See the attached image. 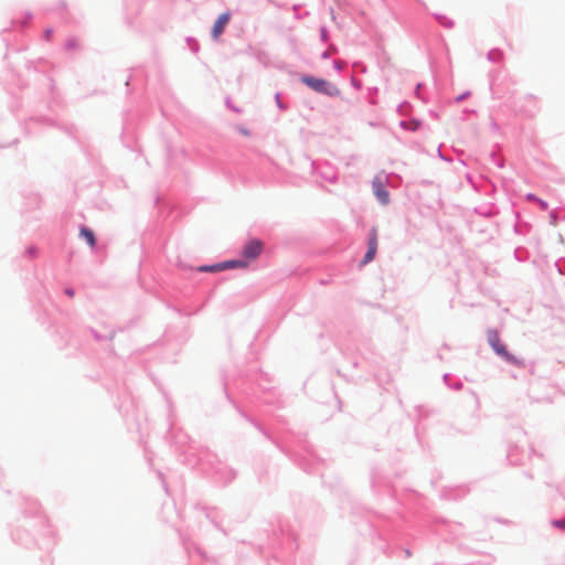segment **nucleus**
Returning a JSON list of instances; mask_svg holds the SVG:
<instances>
[{
	"instance_id": "1",
	"label": "nucleus",
	"mask_w": 565,
	"mask_h": 565,
	"mask_svg": "<svg viewBox=\"0 0 565 565\" xmlns=\"http://www.w3.org/2000/svg\"><path fill=\"white\" fill-rule=\"evenodd\" d=\"M223 391L226 399L232 404L238 415L255 427L268 441H270L280 452L290 458L300 469L307 473H321L320 467L323 461L318 457L312 446L306 440L299 438L297 446L282 441L275 437L256 418L250 416L239 404L231 396L227 388V382L223 379Z\"/></svg>"
},
{
	"instance_id": "2",
	"label": "nucleus",
	"mask_w": 565,
	"mask_h": 565,
	"mask_svg": "<svg viewBox=\"0 0 565 565\" xmlns=\"http://www.w3.org/2000/svg\"><path fill=\"white\" fill-rule=\"evenodd\" d=\"M25 505L30 510L23 511L21 524L11 532L12 540L25 547L38 545L42 550H50L54 545L53 531L44 515L40 504L34 499H25Z\"/></svg>"
},
{
	"instance_id": "3",
	"label": "nucleus",
	"mask_w": 565,
	"mask_h": 565,
	"mask_svg": "<svg viewBox=\"0 0 565 565\" xmlns=\"http://www.w3.org/2000/svg\"><path fill=\"white\" fill-rule=\"evenodd\" d=\"M191 447L184 455V465L191 468H200L201 471L209 477L216 486L226 487L232 483L236 477L237 471L221 461L217 455L211 452L209 449H201L199 454L192 451Z\"/></svg>"
},
{
	"instance_id": "4",
	"label": "nucleus",
	"mask_w": 565,
	"mask_h": 565,
	"mask_svg": "<svg viewBox=\"0 0 565 565\" xmlns=\"http://www.w3.org/2000/svg\"><path fill=\"white\" fill-rule=\"evenodd\" d=\"M487 342L494 354L501 358L504 362L519 367L524 365V361L522 359L516 358L508 350L507 345L501 341L497 329L490 328L487 330Z\"/></svg>"
},
{
	"instance_id": "5",
	"label": "nucleus",
	"mask_w": 565,
	"mask_h": 565,
	"mask_svg": "<svg viewBox=\"0 0 565 565\" xmlns=\"http://www.w3.org/2000/svg\"><path fill=\"white\" fill-rule=\"evenodd\" d=\"M299 81L320 95L328 97H339L341 95V90L333 83L323 77L303 73L300 74Z\"/></svg>"
},
{
	"instance_id": "6",
	"label": "nucleus",
	"mask_w": 565,
	"mask_h": 565,
	"mask_svg": "<svg viewBox=\"0 0 565 565\" xmlns=\"http://www.w3.org/2000/svg\"><path fill=\"white\" fill-rule=\"evenodd\" d=\"M168 437L169 439L171 440V443L178 448L180 449V456H181V461L184 463V455L186 451L190 450L191 447H193L194 449L192 451H195L196 454L200 452V450L202 448H199L194 445V443H192L190 440V437L188 436L186 433H184L181 428H177L175 425H174V422L173 419H170L169 418V431H168Z\"/></svg>"
},
{
	"instance_id": "7",
	"label": "nucleus",
	"mask_w": 565,
	"mask_h": 565,
	"mask_svg": "<svg viewBox=\"0 0 565 565\" xmlns=\"http://www.w3.org/2000/svg\"><path fill=\"white\" fill-rule=\"evenodd\" d=\"M278 530L280 532L281 537H277L275 533V537L273 539V545H278L285 547L288 552H294L298 548V544L296 542V536L294 531L286 524L284 521H278Z\"/></svg>"
},
{
	"instance_id": "8",
	"label": "nucleus",
	"mask_w": 565,
	"mask_h": 565,
	"mask_svg": "<svg viewBox=\"0 0 565 565\" xmlns=\"http://www.w3.org/2000/svg\"><path fill=\"white\" fill-rule=\"evenodd\" d=\"M382 174H383V172L380 174H376L373 178V180L371 182V186H372V191H373L375 199L379 201L380 204L385 206V205H388L391 202V195L386 188V183H387L388 178L394 174L393 173L385 174L384 178Z\"/></svg>"
},
{
	"instance_id": "9",
	"label": "nucleus",
	"mask_w": 565,
	"mask_h": 565,
	"mask_svg": "<svg viewBox=\"0 0 565 565\" xmlns=\"http://www.w3.org/2000/svg\"><path fill=\"white\" fill-rule=\"evenodd\" d=\"M264 252V243L260 238H248L242 246L239 256L247 262V265L257 259Z\"/></svg>"
},
{
	"instance_id": "10",
	"label": "nucleus",
	"mask_w": 565,
	"mask_h": 565,
	"mask_svg": "<svg viewBox=\"0 0 565 565\" xmlns=\"http://www.w3.org/2000/svg\"><path fill=\"white\" fill-rule=\"evenodd\" d=\"M371 488L375 493L384 491L390 495L391 500H395L394 491L391 489V486L388 484V481L386 480L382 471L379 470L377 468L372 469Z\"/></svg>"
},
{
	"instance_id": "11",
	"label": "nucleus",
	"mask_w": 565,
	"mask_h": 565,
	"mask_svg": "<svg viewBox=\"0 0 565 565\" xmlns=\"http://www.w3.org/2000/svg\"><path fill=\"white\" fill-rule=\"evenodd\" d=\"M377 253V228L372 226L367 233L366 238V252L363 258L360 260L359 267H364L370 264Z\"/></svg>"
},
{
	"instance_id": "12",
	"label": "nucleus",
	"mask_w": 565,
	"mask_h": 565,
	"mask_svg": "<svg viewBox=\"0 0 565 565\" xmlns=\"http://www.w3.org/2000/svg\"><path fill=\"white\" fill-rule=\"evenodd\" d=\"M231 19L230 12L221 13L214 21L211 29V38L217 40L223 33Z\"/></svg>"
},
{
	"instance_id": "13",
	"label": "nucleus",
	"mask_w": 565,
	"mask_h": 565,
	"mask_svg": "<svg viewBox=\"0 0 565 565\" xmlns=\"http://www.w3.org/2000/svg\"><path fill=\"white\" fill-rule=\"evenodd\" d=\"M473 213L481 217H484V218H492V217L499 215L500 210L495 205L494 202H489V203H483L479 206H476L473 209Z\"/></svg>"
},
{
	"instance_id": "14",
	"label": "nucleus",
	"mask_w": 565,
	"mask_h": 565,
	"mask_svg": "<svg viewBox=\"0 0 565 565\" xmlns=\"http://www.w3.org/2000/svg\"><path fill=\"white\" fill-rule=\"evenodd\" d=\"M469 489L465 486H458L455 488H445L441 491V497L447 500H459L467 495Z\"/></svg>"
},
{
	"instance_id": "15",
	"label": "nucleus",
	"mask_w": 565,
	"mask_h": 565,
	"mask_svg": "<svg viewBox=\"0 0 565 565\" xmlns=\"http://www.w3.org/2000/svg\"><path fill=\"white\" fill-rule=\"evenodd\" d=\"M204 512H205V516L206 519L218 530L221 531L224 535H227V532L226 530L222 526L221 524V518H220V511L216 509V508H207V507H202L201 508Z\"/></svg>"
},
{
	"instance_id": "16",
	"label": "nucleus",
	"mask_w": 565,
	"mask_h": 565,
	"mask_svg": "<svg viewBox=\"0 0 565 565\" xmlns=\"http://www.w3.org/2000/svg\"><path fill=\"white\" fill-rule=\"evenodd\" d=\"M79 237L84 239L90 248H95L97 246V236L90 227L82 225L79 227Z\"/></svg>"
},
{
	"instance_id": "17",
	"label": "nucleus",
	"mask_w": 565,
	"mask_h": 565,
	"mask_svg": "<svg viewBox=\"0 0 565 565\" xmlns=\"http://www.w3.org/2000/svg\"><path fill=\"white\" fill-rule=\"evenodd\" d=\"M312 168L315 171L319 173V175L323 180L328 181L329 183H334L337 181V174L333 171L332 167L326 164L324 167L321 168V170H318L317 163L313 161Z\"/></svg>"
},
{
	"instance_id": "18",
	"label": "nucleus",
	"mask_w": 565,
	"mask_h": 565,
	"mask_svg": "<svg viewBox=\"0 0 565 565\" xmlns=\"http://www.w3.org/2000/svg\"><path fill=\"white\" fill-rule=\"evenodd\" d=\"M372 527L380 540L385 541L391 535L390 530L386 526V520L379 519L376 522H372Z\"/></svg>"
},
{
	"instance_id": "19",
	"label": "nucleus",
	"mask_w": 565,
	"mask_h": 565,
	"mask_svg": "<svg viewBox=\"0 0 565 565\" xmlns=\"http://www.w3.org/2000/svg\"><path fill=\"white\" fill-rule=\"evenodd\" d=\"M222 270L246 268L248 267L247 262L241 256L238 258H231L221 262Z\"/></svg>"
},
{
	"instance_id": "20",
	"label": "nucleus",
	"mask_w": 565,
	"mask_h": 565,
	"mask_svg": "<svg viewBox=\"0 0 565 565\" xmlns=\"http://www.w3.org/2000/svg\"><path fill=\"white\" fill-rule=\"evenodd\" d=\"M398 126L406 131L416 132L423 127V121L417 118L411 120H401Z\"/></svg>"
},
{
	"instance_id": "21",
	"label": "nucleus",
	"mask_w": 565,
	"mask_h": 565,
	"mask_svg": "<svg viewBox=\"0 0 565 565\" xmlns=\"http://www.w3.org/2000/svg\"><path fill=\"white\" fill-rule=\"evenodd\" d=\"M259 387L263 391V393L265 394V396L262 397L263 403H265L267 405H274V406H277V407L280 406L279 399L276 396L275 392H273L269 388L263 386L262 384H259Z\"/></svg>"
},
{
	"instance_id": "22",
	"label": "nucleus",
	"mask_w": 565,
	"mask_h": 565,
	"mask_svg": "<svg viewBox=\"0 0 565 565\" xmlns=\"http://www.w3.org/2000/svg\"><path fill=\"white\" fill-rule=\"evenodd\" d=\"M440 522L447 527V531L449 534L454 537L459 536L461 534L462 524L457 522H449L445 519H439L436 521V523Z\"/></svg>"
},
{
	"instance_id": "23",
	"label": "nucleus",
	"mask_w": 565,
	"mask_h": 565,
	"mask_svg": "<svg viewBox=\"0 0 565 565\" xmlns=\"http://www.w3.org/2000/svg\"><path fill=\"white\" fill-rule=\"evenodd\" d=\"M121 140H122L124 145L131 151H137L139 149L137 140L135 139V137L132 135H129L128 128H126V127L124 128V131L121 135Z\"/></svg>"
},
{
	"instance_id": "24",
	"label": "nucleus",
	"mask_w": 565,
	"mask_h": 565,
	"mask_svg": "<svg viewBox=\"0 0 565 565\" xmlns=\"http://www.w3.org/2000/svg\"><path fill=\"white\" fill-rule=\"evenodd\" d=\"M443 381L449 388L454 391H460L463 387L461 380L452 377V375L449 373L444 374Z\"/></svg>"
},
{
	"instance_id": "25",
	"label": "nucleus",
	"mask_w": 565,
	"mask_h": 565,
	"mask_svg": "<svg viewBox=\"0 0 565 565\" xmlns=\"http://www.w3.org/2000/svg\"><path fill=\"white\" fill-rule=\"evenodd\" d=\"M477 192L482 193L486 196L493 198L497 193V185L489 179H484L482 189H477Z\"/></svg>"
},
{
	"instance_id": "26",
	"label": "nucleus",
	"mask_w": 565,
	"mask_h": 565,
	"mask_svg": "<svg viewBox=\"0 0 565 565\" xmlns=\"http://www.w3.org/2000/svg\"><path fill=\"white\" fill-rule=\"evenodd\" d=\"M89 332L97 342H102L105 340H109V341L114 340L117 331H116V329L110 328L107 334H102L98 331H96L94 328H89Z\"/></svg>"
},
{
	"instance_id": "27",
	"label": "nucleus",
	"mask_w": 565,
	"mask_h": 565,
	"mask_svg": "<svg viewBox=\"0 0 565 565\" xmlns=\"http://www.w3.org/2000/svg\"><path fill=\"white\" fill-rule=\"evenodd\" d=\"M431 15L445 29H452L455 26V21L445 14L434 12Z\"/></svg>"
},
{
	"instance_id": "28",
	"label": "nucleus",
	"mask_w": 565,
	"mask_h": 565,
	"mask_svg": "<svg viewBox=\"0 0 565 565\" xmlns=\"http://www.w3.org/2000/svg\"><path fill=\"white\" fill-rule=\"evenodd\" d=\"M525 200L529 201V202H533V203H536L540 207L541 211H547L548 210V203L539 198L535 193H526L525 194Z\"/></svg>"
},
{
	"instance_id": "29",
	"label": "nucleus",
	"mask_w": 565,
	"mask_h": 565,
	"mask_svg": "<svg viewBox=\"0 0 565 565\" xmlns=\"http://www.w3.org/2000/svg\"><path fill=\"white\" fill-rule=\"evenodd\" d=\"M195 269L199 273H218L222 271V266L221 262H217L213 264L199 265Z\"/></svg>"
},
{
	"instance_id": "30",
	"label": "nucleus",
	"mask_w": 565,
	"mask_h": 565,
	"mask_svg": "<svg viewBox=\"0 0 565 565\" xmlns=\"http://www.w3.org/2000/svg\"><path fill=\"white\" fill-rule=\"evenodd\" d=\"M180 540H181V543H182L184 550L188 553H190L191 547H193L201 556H204V553L201 551V548L199 546H196L192 541H190L189 537H186L182 533H180Z\"/></svg>"
},
{
	"instance_id": "31",
	"label": "nucleus",
	"mask_w": 565,
	"mask_h": 565,
	"mask_svg": "<svg viewBox=\"0 0 565 565\" xmlns=\"http://www.w3.org/2000/svg\"><path fill=\"white\" fill-rule=\"evenodd\" d=\"M532 228V225L529 222L521 221L515 222L513 226V231L515 234H527Z\"/></svg>"
},
{
	"instance_id": "32",
	"label": "nucleus",
	"mask_w": 565,
	"mask_h": 565,
	"mask_svg": "<svg viewBox=\"0 0 565 565\" xmlns=\"http://www.w3.org/2000/svg\"><path fill=\"white\" fill-rule=\"evenodd\" d=\"M487 57L490 62L498 63L503 58V52L500 49H492L488 52Z\"/></svg>"
},
{
	"instance_id": "33",
	"label": "nucleus",
	"mask_w": 565,
	"mask_h": 565,
	"mask_svg": "<svg viewBox=\"0 0 565 565\" xmlns=\"http://www.w3.org/2000/svg\"><path fill=\"white\" fill-rule=\"evenodd\" d=\"M78 47V41L76 38L74 36H71L68 38L65 43H64V49L65 51H73V50H76Z\"/></svg>"
},
{
	"instance_id": "34",
	"label": "nucleus",
	"mask_w": 565,
	"mask_h": 565,
	"mask_svg": "<svg viewBox=\"0 0 565 565\" xmlns=\"http://www.w3.org/2000/svg\"><path fill=\"white\" fill-rule=\"evenodd\" d=\"M275 102L279 110L286 111L289 109V105L281 100V94L279 92L275 94Z\"/></svg>"
},
{
	"instance_id": "35",
	"label": "nucleus",
	"mask_w": 565,
	"mask_h": 565,
	"mask_svg": "<svg viewBox=\"0 0 565 565\" xmlns=\"http://www.w3.org/2000/svg\"><path fill=\"white\" fill-rule=\"evenodd\" d=\"M490 160L500 169L504 168L505 166V160L503 158L498 157L495 152L490 153Z\"/></svg>"
},
{
	"instance_id": "36",
	"label": "nucleus",
	"mask_w": 565,
	"mask_h": 565,
	"mask_svg": "<svg viewBox=\"0 0 565 565\" xmlns=\"http://www.w3.org/2000/svg\"><path fill=\"white\" fill-rule=\"evenodd\" d=\"M186 44L189 46V49L193 52V53H198L199 50H200V44L199 42L196 41V39L192 38V36H188L186 38Z\"/></svg>"
},
{
	"instance_id": "37",
	"label": "nucleus",
	"mask_w": 565,
	"mask_h": 565,
	"mask_svg": "<svg viewBox=\"0 0 565 565\" xmlns=\"http://www.w3.org/2000/svg\"><path fill=\"white\" fill-rule=\"evenodd\" d=\"M319 35H320V41L322 43H328L329 40H330V34H329V30L326 25H321L320 29H319Z\"/></svg>"
},
{
	"instance_id": "38",
	"label": "nucleus",
	"mask_w": 565,
	"mask_h": 565,
	"mask_svg": "<svg viewBox=\"0 0 565 565\" xmlns=\"http://www.w3.org/2000/svg\"><path fill=\"white\" fill-rule=\"evenodd\" d=\"M516 452H518V447L516 446L511 447L508 450L507 458H508V460L510 461L511 465H519L520 463L516 459H514V456L516 455Z\"/></svg>"
},
{
	"instance_id": "39",
	"label": "nucleus",
	"mask_w": 565,
	"mask_h": 565,
	"mask_svg": "<svg viewBox=\"0 0 565 565\" xmlns=\"http://www.w3.org/2000/svg\"><path fill=\"white\" fill-rule=\"evenodd\" d=\"M551 525L561 531H565V516L561 519L551 520Z\"/></svg>"
},
{
	"instance_id": "40",
	"label": "nucleus",
	"mask_w": 565,
	"mask_h": 565,
	"mask_svg": "<svg viewBox=\"0 0 565 565\" xmlns=\"http://www.w3.org/2000/svg\"><path fill=\"white\" fill-rule=\"evenodd\" d=\"M409 108H411V104L408 102H403V103L397 105L396 111L401 116H405L406 115V110L409 109Z\"/></svg>"
},
{
	"instance_id": "41",
	"label": "nucleus",
	"mask_w": 565,
	"mask_h": 565,
	"mask_svg": "<svg viewBox=\"0 0 565 565\" xmlns=\"http://www.w3.org/2000/svg\"><path fill=\"white\" fill-rule=\"evenodd\" d=\"M38 252H39V250H38L36 246L31 245V246H28V247L25 248L24 254H25L28 257H30V258H34V257H36V255H38Z\"/></svg>"
},
{
	"instance_id": "42",
	"label": "nucleus",
	"mask_w": 565,
	"mask_h": 565,
	"mask_svg": "<svg viewBox=\"0 0 565 565\" xmlns=\"http://www.w3.org/2000/svg\"><path fill=\"white\" fill-rule=\"evenodd\" d=\"M225 105H226V107H227L228 109L233 110V111H234V113H236V114H241V113H242V109H241V108H238V107H236V106L233 104V102H232V99H231L230 97H226V98H225Z\"/></svg>"
},
{
	"instance_id": "43",
	"label": "nucleus",
	"mask_w": 565,
	"mask_h": 565,
	"mask_svg": "<svg viewBox=\"0 0 565 565\" xmlns=\"http://www.w3.org/2000/svg\"><path fill=\"white\" fill-rule=\"evenodd\" d=\"M555 266L561 275H565V258L557 259Z\"/></svg>"
},
{
	"instance_id": "44",
	"label": "nucleus",
	"mask_w": 565,
	"mask_h": 565,
	"mask_svg": "<svg viewBox=\"0 0 565 565\" xmlns=\"http://www.w3.org/2000/svg\"><path fill=\"white\" fill-rule=\"evenodd\" d=\"M422 88H424V84L417 83L415 86V96L426 103L427 100L423 97L420 93Z\"/></svg>"
},
{
	"instance_id": "45",
	"label": "nucleus",
	"mask_w": 565,
	"mask_h": 565,
	"mask_svg": "<svg viewBox=\"0 0 565 565\" xmlns=\"http://www.w3.org/2000/svg\"><path fill=\"white\" fill-rule=\"evenodd\" d=\"M471 95L470 90H466L458 96L455 97L456 103H462L465 99H467Z\"/></svg>"
},
{
	"instance_id": "46",
	"label": "nucleus",
	"mask_w": 565,
	"mask_h": 565,
	"mask_svg": "<svg viewBox=\"0 0 565 565\" xmlns=\"http://www.w3.org/2000/svg\"><path fill=\"white\" fill-rule=\"evenodd\" d=\"M559 221L558 213L554 210L550 212V222L552 225H556Z\"/></svg>"
},
{
	"instance_id": "47",
	"label": "nucleus",
	"mask_w": 565,
	"mask_h": 565,
	"mask_svg": "<svg viewBox=\"0 0 565 565\" xmlns=\"http://www.w3.org/2000/svg\"><path fill=\"white\" fill-rule=\"evenodd\" d=\"M350 83H351L352 87H354L358 90L362 88V81L354 76L351 77Z\"/></svg>"
},
{
	"instance_id": "48",
	"label": "nucleus",
	"mask_w": 565,
	"mask_h": 565,
	"mask_svg": "<svg viewBox=\"0 0 565 565\" xmlns=\"http://www.w3.org/2000/svg\"><path fill=\"white\" fill-rule=\"evenodd\" d=\"M64 294L67 296V297H74L75 296V289L73 287H66L64 289Z\"/></svg>"
},
{
	"instance_id": "49",
	"label": "nucleus",
	"mask_w": 565,
	"mask_h": 565,
	"mask_svg": "<svg viewBox=\"0 0 565 565\" xmlns=\"http://www.w3.org/2000/svg\"><path fill=\"white\" fill-rule=\"evenodd\" d=\"M53 36V30L51 28H47L45 31H44V39L46 41H50Z\"/></svg>"
},
{
	"instance_id": "50",
	"label": "nucleus",
	"mask_w": 565,
	"mask_h": 565,
	"mask_svg": "<svg viewBox=\"0 0 565 565\" xmlns=\"http://www.w3.org/2000/svg\"><path fill=\"white\" fill-rule=\"evenodd\" d=\"M438 156L441 160L446 161V162H451L452 161V158L449 157V156H446L440 150H438Z\"/></svg>"
},
{
	"instance_id": "51",
	"label": "nucleus",
	"mask_w": 565,
	"mask_h": 565,
	"mask_svg": "<svg viewBox=\"0 0 565 565\" xmlns=\"http://www.w3.org/2000/svg\"><path fill=\"white\" fill-rule=\"evenodd\" d=\"M332 66H333V68H334L337 72H341V71H342L341 63H340L338 60H334V61L332 62Z\"/></svg>"
},
{
	"instance_id": "52",
	"label": "nucleus",
	"mask_w": 565,
	"mask_h": 565,
	"mask_svg": "<svg viewBox=\"0 0 565 565\" xmlns=\"http://www.w3.org/2000/svg\"><path fill=\"white\" fill-rule=\"evenodd\" d=\"M367 93H369V96H376L379 94V88L377 87H369L367 88Z\"/></svg>"
},
{
	"instance_id": "53",
	"label": "nucleus",
	"mask_w": 565,
	"mask_h": 565,
	"mask_svg": "<svg viewBox=\"0 0 565 565\" xmlns=\"http://www.w3.org/2000/svg\"><path fill=\"white\" fill-rule=\"evenodd\" d=\"M158 476L160 477L161 481H162V488L164 489V491L168 493V484L167 482L164 481L163 479V475L161 472H158Z\"/></svg>"
},
{
	"instance_id": "54",
	"label": "nucleus",
	"mask_w": 565,
	"mask_h": 565,
	"mask_svg": "<svg viewBox=\"0 0 565 565\" xmlns=\"http://www.w3.org/2000/svg\"><path fill=\"white\" fill-rule=\"evenodd\" d=\"M321 60H329L330 58V52L329 50H324L321 55H320Z\"/></svg>"
},
{
	"instance_id": "55",
	"label": "nucleus",
	"mask_w": 565,
	"mask_h": 565,
	"mask_svg": "<svg viewBox=\"0 0 565 565\" xmlns=\"http://www.w3.org/2000/svg\"><path fill=\"white\" fill-rule=\"evenodd\" d=\"M164 399H167V402H168V406H169V416H168V418L170 417V419H172V404H171V402L168 399V396H164Z\"/></svg>"
},
{
	"instance_id": "56",
	"label": "nucleus",
	"mask_w": 565,
	"mask_h": 565,
	"mask_svg": "<svg viewBox=\"0 0 565 565\" xmlns=\"http://www.w3.org/2000/svg\"><path fill=\"white\" fill-rule=\"evenodd\" d=\"M31 19H32V14L30 12H28L26 15H25V22L22 25V28H25L29 24Z\"/></svg>"
},
{
	"instance_id": "57",
	"label": "nucleus",
	"mask_w": 565,
	"mask_h": 565,
	"mask_svg": "<svg viewBox=\"0 0 565 565\" xmlns=\"http://www.w3.org/2000/svg\"><path fill=\"white\" fill-rule=\"evenodd\" d=\"M369 103H370L371 105H376V104H377V98H376V96H372V95H371V96H369Z\"/></svg>"
},
{
	"instance_id": "58",
	"label": "nucleus",
	"mask_w": 565,
	"mask_h": 565,
	"mask_svg": "<svg viewBox=\"0 0 565 565\" xmlns=\"http://www.w3.org/2000/svg\"><path fill=\"white\" fill-rule=\"evenodd\" d=\"M482 185H483V181L481 183H472V188L475 191H477V189H482Z\"/></svg>"
},
{
	"instance_id": "59",
	"label": "nucleus",
	"mask_w": 565,
	"mask_h": 565,
	"mask_svg": "<svg viewBox=\"0 0 565 565\" xmlns=\"http://www.w3.org/2000/svg\"><path fill=\"white\" fill-rule=\"evenodd\" d=\"M404 553H405V557H407V558L412 556V552L409 548H405Z\"/></svg>"
},
{
	"instance_id": "60",
	"label": "nucleus",
	"mask_w": 565,
	"mask_h": 565,
	"mask_svg": "<svg viewBox=\"0 0 565 565\" xmlns=\"http://www.w3.org/2000/svg\"><path fill=\"white\" fill-rule=\"evenodd\" d=\"M429 115H430L433 118L438 119V114H437L436 111L430 110V111H429Z\"/></svg>"
},
{
	"instance_id": "61",
	"label": "nucleus",
	"mask_w": 565,
	"mask_h": 565,
	"mask_svg": "<svg viewBox=\"0 0 565 565\" xmlns=\"http://www.w3.org/2000/svg\"><path fill=\"white\" fill-rule=\"evenodd\" d=\"M330 15L332 20H335V12L333 8H330Z\"/></svg>"
},
{
	"instance_id": "62",
	"label": "nucleus",
	"mask_w": 565,
	"mask_h": 565,
	"mask_svg": "<svg viewBox=\"0 0 565 565\" xmlns=\"http://www.w3.org/2000/svg\"><path fill=\"white\" fill-rule=\"evenodd\" d=\"M514 216H515L516 222H521L519 211H514Z\"/></svg>"
},
{
	"instance_id": "63",
	"label": "nucleus",
	"mask_w": 565,
	"mask_h": 565,
	"mask_svg": "<svg viewBox=\"0 0 565 565\" xmlns=\"http://www.w3.org/2000/svg\"><path fill=\"white\" fill-rule=\"evenodd\" d=\"M242 134H244L245 136H248L249 135V130L246 129V128H242L241 129Z\"/></svg>"
},
{
	"instance_id": "64",
	"label": "nucleus",
	"mask_w": 565,
	"mask_h": 565,
	"mask_svg": "<svg viewBox=\"0 0 565 565\" xmlns=\"http://www.w3.org/2000/svg\"><path fill=\"white\" fill-rule=\"evenodd\" d=\"M467 181L472 185V183H475V181L472 180L471 175L470 174H467Z\"/></svg>"
}]
</instances>
